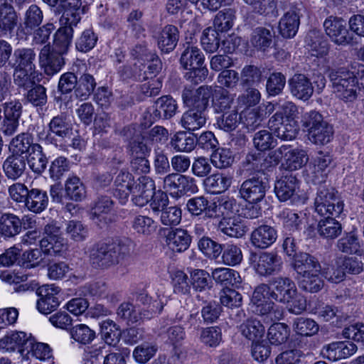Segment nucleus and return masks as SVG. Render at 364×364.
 <instances>
[{"label": "nucleus", "instance_id": "64", "mask_svg": "<svg viewBox=\"0 0 364 364\" xmlns=\"http://www.w3.org/2000/svg\"><path fill=\"white\" fill-rule=\"evenodd\" d=\"M71 338L81 344H88L95 338V332L85 324H78L70 330Z\"/></svg>", "mask_w": 364, "mask_h": 364}, {"label": "nucleus", "instance_id": "38", "mask_svg": "<svg viewBox=\"0 0 364 364\" xmlns=\"http://www.w3.org/2000/svg\"><path fill=\"white\" fill-rule=\"evenodd\" d=\"M177 108V103L172 97L162 96L155 102V109L152 113V117L155 120L170 119L175 115Z\"/></svg>", "mask_w": 364, "mask_h": 364}, {"label": "nucleus", "instance_id": "45", "mask_svg": "<svg viewBox=\"0 0 364 364\" xmlns=\"http://www.w3.org/2000/svg\"><path fill=\"white\" fill-rule=\"evenodd\" d=\"M204 60L202 51L198 47L188 44L183 50L179 62L183 68H190L203 65Z\"/></svg>", "mask_w": 364, "mask_h": 364}, {"label": "nucleus", "instance_id": "42", "mask_svg": "<svg viewBox=\"0 0 364 364\" xmlns=\"http://www.w3.org/2000/svg\"><path fill=\"white\" fill-rule=\"evenodd\" d=\"M206 112L188 107L181 118V125L188 131H194L203 127L206 122Z\"/></svg>", "mask_w": 364, "mask_h": 364}, {"label": "nucleus", "instance_id": "41", "mask_svg": "<svg viewBox=\"0 0 364 364\" xmlns=\"http://www.w3.org/2000/svg\"><path fill=\"white\" fill-rule=\"evenodd\" d=\"M321 271L314 270L311 272L296 276L299 287L309 293H316L322 289L324 282L321 276Z\"/></svg>", "mask_w": 364, "mask_h": 364}, {"label": "nucleus", "instance_id": "20", "mask_svg": "<svg viewBox=\"0 0 364 364\" xmlns=\"http://www.w3.org/2000/svg\"><path fill=\"white\" fill-rule=\"evenodd\" d=\"M154 192V181L148 176L139 177L132 193V201L136 205L143 207L149 202Z\"/></svg>", "mask_w": 364, "mask_h": 364}, {"label": "nucleus", "instance_id": "4", "mask_svg": "<svg viewBox=\"0 0 364 364\" xmlns=\"http://www.w3.org/2000/svg\"><path fill=\"white\" fill-rule=\"evenodd\" d=\"M344 204L338 191L331 186L320 185L314 199L315 212L321 217L340 216Z\"/></svg>", "mask_w": 364, "mask_h": 364}, {"label": "nucleus", "instance_id": "57", "mask_svg": "<svg viewBox=\"0 0 364 364\" xmlns=\"http://www.w3.org/2000/svg\"><path fill=\"white\" fill-rule=\"evenodd\" d=\"M290 336V329L283 323L272 324L268 330L267 337L269 341L274 345L284 343Z\"/></svg>", "mask_w": 364, "mask_h": 364}, {"label": "nucleus", "instance_id": "31", "mask_svg": "<svg viewBox=\"0 0 364 364\" xmlns=\"http://www.w3.org/2000/svg\"><path fill=\"white\" fill-rule=\"evenodd\" d=\"M136 301L146 306V308L141 310L146 320H149L157 316L164 309V303L158 295L156 299H153L144 291L139 292L136 295Z\"/></svg>", "mask_w": 364, "mask_h": 364}, {"label": "nucleus", "instance_id": "15", "mask_svg": "<svg viewBox=\"0 0 364 364\" xmlns=\"http://www.w3.org/2000/svg\"><path fill=\"white\" fill-rule=\"evenodd\" d=\"M268 127L275 136L284 141L295 139L299 131L295 119L284 120L280 114H274L269 119Z\"/></svg>", "mask_w": 364, "mask_h": 364}, {"label": "nucleus", "instance_id": "22", "mask_svg": "<svg viewBox=\"0 0 364 364\" xmlns=\"http://www.w3.org/2000/svg\"><path fill=\"white\" fill-rule=\"evenodd\" d=\"M36 52L34 48L21 47L14 50L13 58L9 62L11 68L36 70Z\"/></svg>", "mask_w": 364, "mask_h": 364}, {"label": "nucleus", "instance_id": "16", "mask_svg": "<svg viewBox=\"0 0 364 364\" xmlns=\"http://www.w3.org/2000/svg\"><path fill=\"white\" fill-rule=\"evenodd\" d=\"M301 9L292 7L284 13L279 21V32L284 38H292L298 32Z\"/></svg>", "mask_w": 364, "mask_h": 364}, {"label": "nucleus", "instance_id": "56", "mask_svg": "<svg viewBox=\"0 0 364 364\" xmlns=\"http://www.w3.org/2000/svg\"><path fill=\"white\" fill-rule=\"evenodd\" d=\"M102 338L106 343L114 346L120 339V330L118 326L112 320L107 319L100 323Z\"/></svg>", "mask_w": 364, "mask_h": 364}, {"label": "nucleus", "instance_id": "17", "mask_svg": "<svg viewBox=\"0 0 364 364\" xmlns=\"http://www.w3.org/2000/svg\"><path fill=\"white\" fill-rule=\"evenodd\" d=\"M60 289L52 285L43 287L39 290L41 298L37 301L38 310L44 314H48L56 310L60 305Z\"/></svg>", "mask_w": 364, "mask_h": 364}, {"label": "nucleus", "instance_id": "52", "mask_svg": "<svg viewBox=\"0 0 364 364\" xmlns=\"http://www.w3.org/2000/svg\"><path fill=\"white\" fill-rule=\"evenodd\" d=\"M333 126L327 121L308 133L309 140L315 144H328L333 139Z\"/></svg>", "mask_w": 364, "mask_h": 364}, {"label": "nucleus", "instance_id": "8", "mask_svg": "<svg viewBox=\"0 0 364 364\" xmlns=\"http://www.w3.org/2000/svg\"><path fill=\"white\" fill-rule=\"evenodd\" d=\"M213 97L211 86L201 85L194 89L191 85L185 86L182 91V100L187 107H191L204 112L207 111L210 100Z\"/></svg>", "mask_w": 364, "mask_h": 364}, {"label": "nucleus", "instance_id": "9", "mask_svg": "<svg viewBox=\"0 0 364 364\" xmlns=\"http://www.w3.org/2000/svg\"><path fill=\"white\" fill-rule=\"evenodd\" d=\"M256 272L260 276H271L279 273L282 268V260L276 252L252 253L250 257Z\"/></svg>", "mask_w": 364, "mask_h": 364}, {"label": "nucleus", "instance_id": "39", "mask_svg": "<svg viewBox=\"0 0 364 364\" xmlns=\"http://www.w3.org/2000/svg\"><path fill=\"white\" fill-rule=\"evenodd\" d=\"M274 36V32L272 28L258 26L252 32L250 43L257 50L264 52L271 47Z\"/></svg>", "mask_w": 364, "mask_h": 364}, {"label": "nucleus", "instance_id": "35", "mask_svg": "<svg viewBox=\"0 0 364 364\" xmlns=\"http://www.w3.org/2000/svg\"><path fill=\"white\" fill-rule=\"evenodd\" d=\"M305 43L311 50L315 52L314 55L317 57H323L328 53V42L318 30H310L305 37Z\"/></svg>", "mask_w": 364, "mask_h": 364}, {"label": "nucleus", "instance_id": "27", "mask_svg": "<svg viewBox=\"0 0 364 364\" xmlns=\"http://www.w3.org/2000/svg\"><path fill=\"white\" fill-rule=\"evenodd\" d=\"M218 230L230 237L240 238L246 234L248 229L241 219L223 216L218 224Z\"/></svg>", "mask_w": 364, "mask_h": 364}, {"label": "nucleus", "instance_id": "63", "mask_svg": "<svg viewBox=\"0 0 364 364\" xmlns=\"http://www.w3.org/2000/svg\"><path fill=\"white\" fill-rule=\"evenodd\" d=\"M283 228L289 232H295L300 229L301 220L298 213L289 209L282 210L278 215Z\"/></svg>", "mask_w": 364, "mask_h": 364}, {"label": "nucleus", "instance_id": "36", "mask_svg": "<svg viewBox=\"0 0 364 364\" xmlns=\"http://www.w3.org/2000/svg\"><path fill=\"white\" fill-rule=\"evenodd\" d=\"M332 162V156L328 153L318 152L314 159L312 181L315 184L325 182L328 173V166Z\"/></svg>", "mask_w": 364, "mask_h": 364}, {"label": "nucleus", "instance_id": "34", "mask_svg": "<svg viewBox=\"0 0 364 364\" xmlns=\"http://www.w3.org/2000/svg\"><path fill=\"white\" fill-rule=\"evenodd\" d=\"M179 39L178 28L173 25L166 26L158 37V47L162 53H169L177 46Z\"/></svg>", "mask_w": 364, "mask_h": 364}, {"label": "nucleus", "instance_id": "21", "mask_svg": "<svg viewBox=\"0 0 364 364\" xmlns=\"http://www.w3.org/2000/svg\"><path fill=\"white\" fill-rule=\"evenodd\" d=\"M291 94L299 100H308L314 93V87L304 74H294L288 81Z\"/></svg>", "mask_w": 364, "mask_h": 364}, {"label": "nucleus", "instance_id": "40", "mask_svg": "<svg viewBox=\"0 0 364 364\" xmlns=\"http://www.w3.org/2000/svg\"><path fill=\"white\" fill-rule=\"evenodd\" d=\"M36 144L33 143V137L30 133L23 132L16 136L11 141V154L21 156V157H28Z\"/></svg>", "mask_w": 364, "mask_h": 364}, {"label": "nucleus", "instance_id": "50", "mask_svg": "<svg viewBox=\"0 0 364 364\" xmlns=\"http://www.w3.org/2000/svg\"><path fill=\"white\" fill-rule=\"evenodd\" d=\"M117 316L128 325L139 323L144 320L143 312L129 302L122 303L117 311Z\"/></svg>", "mask_w": 364, "mask_h": 364}, {"label": "nucleus", "instance_id": "32", "mask_svg": "<svg viewBox=\"0 0 364 364\" xmlns=\"http://www.w3.org/2000/svg\"><path fill=\"white\" fill-rule=\"evenodd\" d=\"M166 238L169 248L178 252L186 250L191 242V237L188 232L182 228H176L170 230Z\"/></svg>", "mask_w": 364, "mask_h": 364}, {"label": "nucleus", "instance_id": "25", "mask_svg": "<svg viewBox=\"0 0 364 364\" xmlns=\"http://www.w3.org/2000/svg\"><path fill=\"white\" fill-rule=\"evenodd\" d=\"M43 16V12L38 5H30L23 14L21 28H18L17 34L18 32L31 34L42 23Z\"/></svg>", "mask_w": 364, "mask_h": 364}, {"label": "nucleus", "instance_id": "1", "mask_svg": "<svg viewBox=\"0 0 364 364\" xmlns=\"http://www.w3.org/2000/svg\"><path fill=\"white\" fill-rule=\"evenodd\" d=\"M132 247L133 242L127 237L100 244L91 250L90 262L95 268L107 269L128 257Z\"/></svg>", "mask_w": 364, "mask_h": 364}, {"label": "nucleus", "instance_id": "49", "mask_svg": "<svg viewBox=\"0 0 364 364\" xmlns=\"http://www.w3.org/2000/svg\"><path fill=\"white\" fill-rule=\"evenodd\" d=\"M171 144L177 151L191 152L197 145V136L191 133L179 132L171 139Z\"/></svg>", "mask_w": 364, "mask_h": 364}, {"label": "nucleus", "instance_id": "10", "mask_svg": "<svg viewBox=\"0 0 364 364\" xmlns=\"http://www.w3.org/2000/svg\"><path fill=\"white\" fill-rule=\"evenodd\" d=\"M114 202L107 196H100L94 202L90 211V219L102 228L115 220L112 213Z\"/></svg>", "mask_w": 364, "mask_h": 364}, {"label": "nucleus", "instance_id": "24", "mask_svg": "<svg viewBox=\"0 0 364 364\" xmlns=\"http://www.w3.org/2000/svg\"><path fill=\"white\" fill-rule=\"evenodd\" d=\"M18 23L17 11L14 6L5 1L0 4V33L11 35Z\"/></svg>", "mask_w": 364, "mask_h": 364}, {"label": "nucleus", "instance_id": "5", "mask_svg": "<svg viewBox=\"0 0 364 364\" xmlns=\"http://www.w3.org/2000/svg\"><path fill=\"white\" fill-rule=\"evenodd\" d=\"M73 125L65 113H60L51 118L47 125L43 140L47 144L55 146L60 141L71 136Z\"/></svg>", "mask_w": 364, "mask_h": 364}, {"label": "nucleus", "instance_id": "18", "mask_svg": "<svg viewBox=\"0 0 364 364\" xmlns=\"http://www.w3.org/2000/svg\"><path fill=\"white\" fill-rule=\"evenodd\" d=\"M277 238L274 227L263 224L255 228L250 234L251 245L257 249H267L273 245Z\"/></svg>", "mask_w": 364, "mask_h": 364}, {"label": "nucleus", "instance_id": "44", "mask_svg": "<svg viewBox=\"0 0 364 364\" xmlns=\"http://www.w3.org/2000/svg\"><path fill=\"white\" fill-rule=\"evenodd\" d=\"M65 193L69 200L80 202L86 197V188L79 177L73 175L65 182Z\"/></svg>", "mask_w": 364, "mask_h": 364}, {"label": "nucleus", "instance_id": "3", "mask_svg": "<svg viewBox=\"0 0 364 364\" xmlns=\"http://www.w3.org/2000/svg\"><path fill=\"white\" fill-rule=\"evenodd\" d=\"M328 77L338 98L345 102H352L357 99L360 87L354 72L346 68H331Z\"/></svg>", "mask_w": 364, "mask_h": 364}, {"label": "nucleus", "instance_id": "30", "mask_svg": "<svg viewBox=\"0 0 364 364\" xmlns=\"http://www.w3.org/2000/svg\"><path fill=\"white\" fill-rule=\"evenodd\" d=\"M59 6L63 10L61 19L63 23L77 24L81 20L82 0H59Z\"/></svg>", "mask_w": 364, "mask_h": 364}, {"label": "nucleus", "instance_id": "19", "mask_svg": "<svg viewBox=\"0 0 364 364\" xmlns=\"http://www.w3.org/2000/svg\"><path fill=\"white\" fill-rule=\"evenodd\" d=\"M136 182L133 175L125 170H121L114 181V194L118 198L119 203L124 204L132 195Z\"/></svg>", "mask_w": 364, "mask_h": 364}, {"label": "nucleus", "instance_id": "33", "mask_svg": "<svg viewBox=\"0 0 364 364\" xmlns=\"http://www.w3.org/2000/svg\"><path fill=\"white\" fill-rule=\"evenodd\" d=\"M338 216L329 215L323 217L317 225L318 235L326 240H334L342 232V225L336 218Z\"/></svg>", "mask_w": 364, "mask_h": 364}, {"label": "nucleus", "instance_id": "13", "mask_svg": "<svg viewBox=\"0 0 364 364\" xmlns=\"http://www.w3.org/2000/svg\"><path fill=\"white\" fill-rule=\"evenodd\" d=\"M194 178L178 173H170L164 178V188L169 192L170 195L178 198L188 191H193L196 188Z\"/></svg>", "mask_w": 364, "mask_h": 364}, {"label": "nucleus", "instance_id": "26", "mask_svg": "<svg viewBox=\"0 0 364 364\" xmlns=\"http://www.w3.org/2000/svg\"><path fill=\"white\" fill-rule=\"evenodd\" d=\"M60 28L54 34L53 47L52 49L58 51L60 53L66 54L71 46L73 38V27L77 24L63 23L61 19L59 20Z\"/></svg>", "mask_w": 364, "mask_h": 364}, {"label": "nucleus", "instance_id": "11", "mask_svg": "<svg viewBox=\"0 0 364 364\" xmlns=\"http://www.w3.org/2000/svg\"><path fill=\"white\" fill-rule=\"evenodd\" d=\"M323 28L326 34L335 44L346 46L353 41L346 21L342 18L329 16L324 21Z\"/></svg>", "mask_w": 364, "mask_h": 364}, {"label": "nucleus", "instance_id": "59", "mask_svg": "<svg viewBox=\"0 0 364 364\" xmlns=\"http://www.w3.org/2000/svg\"><path fill=\"white\" fill-rule=\"evenodd\" d=\"M200 42L207 53L217 51L220 43L219 31L212 27L205 28L202 33Z\"/></svg>", "mask_w": 364, "mask_h": 364}, {"label": "nucleus", "instance_id": "47", "mask_svg": "<svg viewBox=\"0 0 364 364\" xmlns=\"http://www.w3.org/2000/svg\"><path fill=\"white\" fill-rule=\"evenodd\" d=\"M232 178L223 173H216L207 176L204 180L205 188L212 193H221L229 188Z\"/></svg>", "mask_w": 364, "mask_h": 364}, {"label": "nucleus", "instance_id": "6", "mask_svg": "<svg viewBox=\"0 0 364 364\" xmlns=\"http://www.w3.org/2000/svg\"><path fill=\"white\" fill-rule=\"evenodd\" d=\"M282 158H284L285 168L289 171L300 169L309 161V156L305 150L293 149L289 145L281 146L269 156V159L273 160L274 166L277 165Z\"/></svg>", "mask_w": 364, "mask_h": 364}, {"label": "nucleus", "instance_id": "48", "mask_svg": "<svg viewBox=\"0 0 364 364\" xmlns=\"http://www.w3.org/2000/svg\"><path fill=\"white\" fill-rule=\"evenodd\" d=\"M212 277L216 283L228 288V286H237L241 283V278L237 272L234 269L220 267L212 272Z\"/></svg>", "mask_w": 364, "mask_h": 364}, {"label": "nucleus", "instance_id": "61", "mask_svg": "<svg viewBox=\"0 0 364 364\" xmlns=\"http://www.w3.org/2000/svg\"><path fill=\"white\" fill-rule=\"evenodd\" d=\"M14 70V83L18 89L28 90L35 85V70L12 68Z\"/></svg>", "mask_w": 364, "mask_h": 364}, {"label": "nucleus", "instance_id": "46", "mask_svg": "<svg viewBox=\"0 0 364 364\" xmlns=\"http://www.w3.org/2000/svg\"><path fill=\"white\" fill-rule=\"evenodd\" d=\"M97 82L92 75L85 73L77 77V85L75 90L76 98L80 100H86L93 93Z\"/></svg>", "mask_w": 364, "mask_h": 364}, {"label": "nucleus", "instance_id": "55", "mask_svg": "<svg viewBox=\"0 0 364 364\" xmlns=\"http://www.w3.org/2000/svg\"><path fill=\"white\" fill-rule=\"evenodd\" d=\"M338 250L346 254L357 253L360 247L358 234L355 231L345 233L336 244Z\"/></svg>", "mask_w": 364, "mask_h": 364}, {"label": "nucleus", "instance_id": "60", "mask_svg": "<svg viewBox=\"0 0 364 364\" xmlns=\"http://www.w3.org/2000/svg\"><path fill=\"white\" fill-rule=\"evenodd\" d=\"M235 11L232 9H225L220 11L215 16L214 28L219 32H226L230 30L235 17Z\"/></svg>", "mask_w": 364, "mask_h": 364}, {"label": "nucleus", "instance_id": "53", "mask_svg": "<svg viewBox=\"0 0 364 364\" xmlns=\"http://www.w3.org/2000/svg\"><path fill=\"white\" fill-rule=\"evenodd\" d=\"M43 253L50 255H60L67 250V243L63 237H44L40 241Z\"/></svg>", "mask_w": 364, "mask_h": 364}, {"label": "nucleus", "instance_id": "37", "mask_svg": "<svg viewBox=\"0 0 364 364\" xmlns=\"http://www.w3.org/2000/svg\"><path fill=\"white\" fill-rule=\"evenodd\" d=\"M22 230V221L13 213H4L0 218V235L4 239L12 238Z\"/></svg>", "mask_w": 364, "mask_h": 364}, {"label": "nucleus", "instance_id": "54", "mask_svg": "<svg viewBox=\"0 0 364 364\" xmlns=\"http://www.w3.org/2000/svg\"><path fill=\"white\" fill-rule=\"evenodd\" d=\"M43 253L50 255H60L67 250V243L63 237H44L40 241Z\"/></svg>", "mask_w": 364, "mask_h": 364}, {"label": "nucleus", "instance_id": "28", "mask_svg": "<svg viewBox=\"0 0 364 364\" xmlns=\"http://www.w3.org/2000/svg\"><path fill=\"white\" fill-rule=\"evenodd\" d=\"M291 267L296 272V276L311 272L314 270L321 271L318 259L307 252H300L293 258Z\"/></svg>", "mask_w": 364, "mask_h": 364}, {"label": "nucleus", "instance_id": "51", "mask_svg": "<svg viewBox=\"0 0 364 364\" xmlns=\"http://www.w3.org/2000/svg\"><path fill=\"white\" fill-rule=\"evenodd\" d=\"M31 169L36 173H42L47 167L48 159L39 144L33 146V151L28 155V161Z\"/></svg>", "mask_w": 364, "mask_h": 364}, {"label": "nucleus", "instance_id": "58", "mask_svg": "<svg viewBox=\"0 0 364 364\" xmlns=\"http://www.w3.org/2000/svg\"><path fill=\"white\" fill-rule=\"evenodd\" d=\"M213 107L215 112H228L232 107L234 102V97L229 92L224 89H220L213 95Z\"/></svg>", "mask_w": 364, "mask_h": 364}, {"label": "nucleus", "instance_id": "29", "mask_svg": "<svg viewBox=\"0 0 364 364\" xmlns=\"http://www.w3.org/2000/svg\"><path fill=\"white\" fill-rule=\"evenodd\" d=\"M28 157H21L11 154L3 163V170L6 177L16 181L21 177L27 166Z\"/></svg>", "mask_w": 364, "mask_h": 364}, {"label": "nucleus", "instance_id": "62", "mask_svg": "<svg viewBox=\"0 0 364 364\" xmlns=\"http://www.w3.org/2000/svg\"><path fill=\"white\" fill-rule=\"evenodd\" d=\"M240 330L244 336L249 340L255 341L263 336L265 328L260 321L250 318L240 326Z\"/></svg>", "mask_w": 364, "mask_h": 364}, {"label": "nucleus", "instance_id": "12", "mask_svg": "<svg viewBox=\"0 0 364 364\" xmlns=\"http://www.w3.org/2000/svg\"><path fill=\"white\" fill-rule=\"evenodd\" d=\"M32 349V338L23 331H13L0 339V350L5 352L17 350L22 356L27 355Z\"/></svg>", "mask_w": 364, "mask_h": 364}, {"label": "nucleus", "instance_id": "7", "mask_svg": "<svg viewBox=\"0 0 364 364\" xmlns=\"http://www.w3.org/2000/svg\"><path fill=\"white\" fill-rule=\"evenodd\" d=\"M269 188L268 179L264 176H252L244 181L239 188L240 196L250 203H258Z\"/></svg>", "mask_w": 364, "mask_h": 364}, {"label": "nucleus", "instance_id": "23", "mask_svg": "<svg viewBox=\"0 0 364 364\" xmlns=\"http://www.w3.org/2000/svg\"><path fill=\"white\" fill-rule=\"evenodd\" d=\"M298 180L292 174L282 176L274 184V192L280 201L293 200L296 196Z\"/></svg>", "mask_w": 364, "mask_h": 364}, {"label": "nucleus", "instance_id": "14", "mask_svg": "<svg viewBox=\"0 0 364 364\" xmlns=\"http://www.w3.org/2000/svg\"><path fill=\"white\" fill-rule=\"evenodd\" d=\"M64 54L51 48L50 44L45 45L39 53V63L48 76L57 74L65 65Z\"/></svg>", "mask_w": 364, "mask_h": 364}, {"label": "nucleus", "instance_id": "43", "mask_svg": "<svg viewBox=\"0 0 364 364\" xmlns=\"http://www.w3.org/2000/svg\"><path fill=\"white\" fill-rule=\"evenodd\" d=\"M48 205V196L46 191L39 188L30 189L29 196L25 207L31 212L41 213Z\"/></svg>", "mask_w": 364, "mask_h": 364}, {"label": "nucleus", "instance_id": "2", "mask_svg": "<svg viewBox=\"0 0 364 364\" xmlns=\"http://www.w3.org/2000/svg\"><path fill=\"white\" fill-rule=\"evenodd\" d=\"M273 288L270 298L285 304L288 311L294 314H300L306 308L305 297L298 292L296 284L289 277H278L272 279Z\"/></svg>", "mask_w": 364, "mask_h": 364}]
</instances>
